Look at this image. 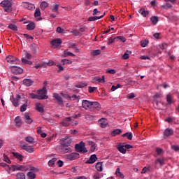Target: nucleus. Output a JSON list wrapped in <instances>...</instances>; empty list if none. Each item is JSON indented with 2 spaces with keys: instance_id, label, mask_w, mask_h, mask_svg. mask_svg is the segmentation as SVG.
Returning a JSON list of instances; mask_svg holds the SVG:
<instances>
[{
  "instance_id": "58",
  "label": "nucleus",
  "mask_w": 179,
  "mask_h": 179,
  "mask_svg": "<svg viewBox=\"0 0 179 179\" xmlns=\"http://www.w3.org/2000/svg\"><path fill=\"white\" fill-rule=\"evenodd\" d=\"M115 69H107L106 73H110V75H115Z\"/></svg>"
},
{
  "instance_id": "9",
  "label": "nucleus",
  "mask_w": 179,
  "mask_h": 179,
  "mask_svg": "<svg viewBox=\"0 0 179 179\" xmlns=\"http://www.w3.org/2000/svg\"><path fill=\"white\" fill-rule=\"evenodd\" d=\"M20 99H21L20 95H17L16 98H15L13 96L10 97L11 102H12L13 105L14 106V107L19 106V101H20Z\"/></svg>"
},
{
  "instance_id": "11",
  "label": "nucleus",
  "mask_w": 179,
  "mask_h": 179,
  "mask_svg": "<svg viewBox=\"0 0 179 179\" xmlns=\"http://www.w3.org/2000/svg\"><path fill=\"white\" fill-rule=\"evenodd\" d=\"M82 106L83 108H85V110H90V108H92V101L88 100H83Z\"/></svg>"
},
{
  "instance_id": "21",
  "label": "nucleus",
  "mask_w": 179,
  "mask_h": 179,
  "mask_svg": "<svg viewBox=\"0 0 179 179\" xmlns=\"http://www.w3.org/2000/svg\"><path fill=\"white\" fill-rule=\"evenodd\" d=\"M164 134L165 136H171V135H173V134H174V131H173L172 129L168 128V129H165Z\"/></svg>"
},
{
  "instance_id": "42",
  "label": "nucleus",
  "mask_w": 179,
  "mask_h": 179,
  "mask_svg": "<svg viewBox=\"0 0 179 179\" xmlns=\"http://www.w3.org/2000/svg\"><path fill=\"white\" fill-rule=\"evenodd\" d=\"M26 142H28V143H34V138L31 136H27L25 138Z\"/></svg>"
},
{
  "instance_id": "62",
  "label": "nucleus",
  "mask_w": 179,
  "mask_h": 179,
  "mask_svg": "<svg viewBox=\"0 0 179 179\" xmlns=\"http://www.w3.org/2000/svg\"><path fill=\"white\" fill-rule=\"evenodd\" d=\"M57 33H64V29H62L61 27H57Z\"/></svg>"
},
{
  "instance_id": "52",
  "label": "nucleus",
  "mask_w": 179,
  "mask_h": 179,
  "mask_svg": "<svg viewBox=\"0 0 179 179\" xmlns=\"http://www.w3.org/2000/svg\"><path fill=\"white\" fill-rule=\"evenodd\" d=\"M148 171H150V168L145 166L142 169L141 174H145V173H148Z\"/></svg>"
},
{
  "instance_id": "53",
  "label": "nucleus",
  "mask_w": 179,
  "mask_h": 179,
  "mask_svg": "<svg viewBox=\"0 0 179 179\" xmlns=\"http://www.w3.org/2000/svg\"><path fill=\"white\" fill-rule=\"evenodd\" d=\"M62 62L63 63V65H65L66 64H68L69 65L72 64V61L66 59H63Z\"/></svg>"
},
{
  "instance_id": "43",
  "label": "nucleus",
  "mask_w": 179,
  "mask_h": 179,
  "mask_svg": "<svg viewBox=\"0 0 179 179\" xmlns=\"http://www.w3.org/2000/svg\"><path fill=\"white\" fill-rule=\"evenodd\" d=\"M48 6V3H47L46 1H43L41 3V9H42V10H44Z\"/></svg>"
},
{
  "instance_id": "2",
  "label": "nucleus",
  "mask_w": 179,
  "mask_h": 179,
  "mask_svg": "<svg viewBox=\"0 0 179 179\" xmlns=\"http://www.w3.org/2000/svg\"><path fill=\"white\" fill-rule=\"evenodd\" d=\"M85 146V143L81 141L80 143L76 144L75 149L76 152H79V153H87V148H86Z\"/></svg>"
},
{
  "instance_id": "27",
  "label": "nucleus",
  "mask_w": 179,
  "mask_h": 179,
  "mask_svg": "<svg viewBox=\"0 0 179 179\" xmlns=\"http://www.w3.org/2000/svg\"><path fill=\"white\" fill-rule=\"evenodd\" d=\"M166 101L168 104H171L174 103V100H173V95L171 94H169L166 95Z\"/></svg>"
},
{
  "instance_id": "56",
  "label": "nucleus",
  "mask_w": 179,
  "mask_h": 179,
  "mask_svg": "<svg viewBox=\"0 0 179 179\" xmlns=\"http://www.w3.org/2000/svg\"><path fill=\"white\" fill-rule=\"evenodd\" d=\"M172 150H174V152H179V146L177 145H171Z\"/></svg>"
},
{
  "instance_id": "63",
  "label": "nucleus",
  "mask_w": 179,
  "mask_h": 179,
  "mask_svg": "<svg viewBox=\"0 0 179 179\" xmlns=\"http://www.w3.org/2000/svg\"><path fill=\"white\" fill-rule=\"evenodd\" d=\"M159 47L162 50H164V48H167V45L166 43H162L159 45Z\"/></svg>"
},
{
  "instance_id": "41",
  "label": "nucleus",
  "mask_w": 179,
  "mask_h": 179,
  "mask_svg": "<svg viewBox=\"0 0 179 179\" xmlns=\"http://www.w3.org/2000/svg\"><path fill=\"white\" fill-rule=\"evenodd\" d=\"M8 29L13 30V31H17V27L15 24H10L8 25Z\"/></svg>"
},
{
  "instance_id": "51",
  "label": "nucleus",
  "mask_w": 179,
  "mask_h": 179,
  "mask_svg": "<svg viewBox=\"0 0 179 179\" xmlns=\"http://www.w3.org/2000/svg\"><path fill=\"white\" fill-rule=\"evenodd\" d=\"M41 12H40V8H36L34 13L35 17H38V16H41Z\"/></svg>"
},
{
  "instance_id": "47",
  "label": "nucleus",
  "mask_w": 179,
  "mask_h": 179,
  "mask_svg": "<svg viewBox=\"0 0 179 179\" xmlns=\"http://www.w3.org/2000/svg\"><path fill=\"white\" fill-rule=\"evenodd\" d=\"M24 56L27 59H31V54L29 53L27 51H24Z\"/></svg>"
},
{
  "instance_id": "10",
  "label": "nucleus",
  "mask_w": 179,
  "mask_h": 179,
  "mask_svg": "<svg viewBox=\"0 0 179 179\" xmlns=\"http://www.w3.org/2000/svg\"><path fill=\"white\" fill-rule=\"evenodd\" d=\"M22 6L23 8H25V9H28L29 10H33V9H35L34 4L29 3V2H22Z\"/></svg>"
},
{
  "instance_id": "50",
  "label": "nucleus",
  "mask_w": 179,
  "mask_h": 179,
  "mask_svg": "<svg viewBox=\"0 0 179 179\" xmlns=\"http://www.w3.org/2000/svg\"><path fill=\"white\" fill-rule=\"evenodd\" d=\"M27 109V103H24L21 107H20V111L21 113H24L26 110Z\"/></svg>"
},
{
  "instance_id": "12",
  "label": "nucleus",
  "mask_w": 179,
  "mask_h": 179,
  "mask_svg": "<svg viewBox=\"0 0 179 179\" xmlns=\"http://www.w3.org/2000/svg\"><path fill=\"white\" fill-rule=\"evenodd\" d=\"M11 71L13 73H15L16 75H19L23 72V69L16 66H13L11 67Z\"/></svg>"
},
{
  "instance_id": "32",
  "label": "nucleus",
  "mask_w": 179,
  "mask_h": 179,
  "mask_svg": "<svg viewBox=\"0 0 179 179\" xmlns=\"http://www.w3.org/2000/svg\"><path fill=\"white\" fill-rule=\"evenodd\" d=\"M96 169L97 170V171H103V163L98 162L96 164Z\"/></svg>"
},
{
  "instance_id": "46",
  "label": "nucleus",
  "mask_w": 179,
  "mask_h": 179,
  "mask_svg": "<svg viewBox=\"0 0 179 179\" xmlns=\"http://www.w3.org/2000/svg\"><path fill=\"white\" fill-rule=\"evenodd\" d=\"M115 41H117L116 37H115V38L110 37L108 39V45H110L113 44V43H115Z\"/></svg>"
},
{
  "instance_id": "57",
  "label": "nucleus",
  "mask_w": 179,
  "mask_h": 179,
  "mask_svg": "<svg viewBox=\"0 0 179 179\" xmlns=\"http://www.w3.org/2000/svg\"><path fill=\"white\" fill-rule=\"evenodd\" d=\"M3 160L6 162V163H8V164H10V163H12V162H10V159H9V158L5 155V154L3 155Z\"/></svg>"
},
{
  "instance_id": "31",
  "label": "nucleus",
  "mask_w": 179,
  "mask_h": 179,
  "mask_svg": "<svg viewBox=\"0 0 179 179\" xmlns=\"http://www.w3.org/2000/svg\"><path fill=\"white\" fill-rule=\"evenodd\" d=\"M122 132V131H121V129H117L111 132V135L112 136H117V135H120V134H121Z\"/></svg>"
},
{
  "instance_id": "13",
  "label": "nucleus",
  "mask_w": 179,
  "mask_h": 179,
  "mask_svg": "<svg viewBox=\"0 0 179 179\" xmlns=\"http://www.w3.org/2000/svg\"><path fill=\"white\" fill-rule=\"evenodd\" d=\"M71 121H72V117H69L66 119H63V121L60 124L62 127H69V125H71Z\"/></svg>"
},
{
  "instance_id": "45",
  "label": "nucleus",
  "mask_w": 179,
  "mask_h": 179,
  "mask_svg": "<svg viewBox=\"0 0 179 179\" xmlns=\"http://www.w3.org/2000/svg\"><path fill=\"white\" fill-rule=\"evenodd\" d=\"M55 162H57V158H52L48 162V166L52 167L55 164Z\"/></svg>"
},
{
  "instance_id": "33",
  "label": "nucleus",
  "mask_w": 179,
  "mask_h": 179,
  "mask_svg": "<svg viewBox=\"0 0 179 179\" xmlns=\"http://www.w3.org/2000/svg\"><path fill=\"white\" fill-rule=\"evenodd\" d=\"M37 48H38V46L36 44H32L30 46V50L32 51L33 54H36V52H37Z\"/></svg>"
},
{
  "instance_id": "3",
  "label": "nucleus",
  "mask_w": 179,
  "mask_h": 179,
  "mask_svg": "<svg viewBox=\"0 0 179 179\" xmlns=\"http://www.w3.org/2000/svg\"><path fill=\"white\" fill-rule=\"evenodd\" d=\"M11 171H27L29 168L24 165H11L10 166Z\"/></svg>"
},
{
  "instance_id": "16",
  "label": "nucleus",
  "mask_w": 179,
  "mask_h": 179,
  "mask_svg": "<svg viewBox=\"0 0 179 179\" xmlns=\"http://www.w3.org/2000/svg\"><path fill=\"white\" fill-rule=\"evenodd\" d=\"M22 149L28 152V153H33V152H34V148L27 144L22 145Z\"/></svg>"
},
{
  "instance_id": "30",
  "label": "nucleus",
  "mask_w": 179,
  "mask_h": 179,
  "mask_svg": "<svg viewBox=\"0 0 179 179\" xmlns=\"http://www.w3.org/2000/svg\"><path fill=\"white\" fill-rule=\"evenodd\" d=\"M91 108H100V103L97 101H91Z\"/></svg>"
},
{
  "instance_id": "24",
  "label": "nucleus",
  "mask_w": 179,
  "mask_h": 179,
  "mask_svg": "<svg viewBox=\"0 0 179 179\" xmlns=\"http://www.w3.org/2000/svg\"><path fill=\"white\" fill-rule=\"evenodd\" d=\"M88 145L89 146H90V150L91 152H94L96 150V143L93 142V141H88Z\"/></svg>"
},
{
  "instance_id": "26",
  "label": "nucleus",
  "mask_w": 179,
  "mask_h": 179,
  "mask_svg": "<svg viewBox=\"0 0 179 179\" xmlns=\"http://www.w3.org/2000/svg\"><path fill=\"white\" fill-rule=\"evenodd\" d=\"M62 58H66V57H75V54L64 50V54L62 55Z\"/></svg>"
},
{
  "instance_id": "54",
  "label": "nucleus",
  "mask_w": 179,
  "mask_h": 179,
  "mask_svg": "<svg viewBox=\"0 0 179 179\" xmlns=\"http://www.w3.org/2000/svg\"><path fill=\"white\" fill-rule=\"evenodd\" d=\"M150 20H151L152 24H157V17H156V16L152 17Z\"/></svg>"
},
{
  "instance_id": "39",
  "label": "nucleus",
  "mask_w": 179,
  "mask_h": 179,
  "mask_svg": "<svg viewBox=\"0 0 179 179\" xmlns=\"http://www.w3.org/2000/svg\"><path fill=\"white\" fill-rule=\"evenodd\" d=\"M62 150L64 153H69V152H72V148L69 146H64Z\"/></svg>"
},
{
  "instance_id": "29",
  "label": "nucleus",
  "mask_w": 179,
  "mask_h": 179,
  "mask_svg": "<svg viewBox=\"0 0 179 179\" xmlns=\"http://www.w3.org/2000/svg\"><path fill=\"white\" fill-rule=\"evenodd\" d=\"M0 166H1V167H4L6 171H8V174H10V170H12V169H10V166L9 165L5 163H1Z\"/></svg>"
},
{
  "instance_id": "7",
  "label": "nucleus",
  "mask_w": 179,
  "mask_h": 179,
  "mask_svg": "<svg viewBox=\"0 0 179 179\" xmlns=\"http://www.w3.org/2000/svg\"><path fill=\"white\" fill-rule=\"evenodd\" d=\"M79 157L80 155L78 152H72L66 155V158L68 159V160H76V159H79Z\"/></svg>"
},
{
  "instance_id": "38",
  "label": "nucleus",
  "mask_w": 179,
  "mask_h": 179,
  "mask_svg": "<svg viewBox=\"0 0 179 179\" xmlns=\"http://www.w3.org/2000/svg\"><path fill=\"white\" fill-rule=\"evenodd\" d=\"M101 54V51L100 50H95L91 51V55H93V57H96L97 55H100Z\"/></svg>"
},
{
  "instance_id": "49",
  "label": "nucleus",
  "mask_w": 179,
  "mask_h": 179,
  "mask_svg": "<svg viewBox=\"0 0 179 179\" xmlns=\"http://www.w3.org/2000/svg\"><path fill=\"white\" fill-rule=\"evenodd\" d=\"M64 97L66 99H72V100H76V99H78V96H76V94L73 95L72 96H71L68 94H65Z\"/></svg>"
},
{
  "instance_id": "37",
  "label": "nucleus",
  "mask_w": 179,
  "mask_h": 179,
  "mask_svg": "<svg viewBox=\"0 0 179 179\" xmlns=\"http://www.w3.org/2000/svg\"><path fill=\"white\" fill-rule=\"evenodd\" d=\"M35 27L36 25L34 24V22H31L27 25V30H34Z\"/></svg>"
},
{
  "instance_id": "28",
  "label": "nucleus",
  "mask_w": 179,
  "mask_h": 179,
  "mask_svg": "<svg viewBox=\"0 0 179 179\" xmlns=\"http://www.w3.org/2000/svg\"><path fill=\"white\" fill-rule=\"evenodd\" d=\"M157 163L159 164V167H162V166H164V164H166V159L164 157L158 158Z\"/></svg>"
},
{
  "instance_id": "60",
  "label": "nucleus",
  "mask_w": 179,
  "mask_h": 179,
  "mask_svg": "<svg viewBox=\"0 0 179 179\" xmlns=\"http://www.w3.org/2000/svg\"><path fill=\"white\" fill-rule=\"evenodd\" d=\"M96 89H97L96 87H88V92L89 93H93Z\"/></svg>"
},
{
  "instance_id": "1",
  "label": "nucleus",
  "mask_w": 179,
  "mask_h": 179,
  "mask_svg": "<svg viewBox=\"0 0 179 179\" xmlns=\"http://www.w3.org/2000/svg\"><path fill=\"white\" fill-rule=\"evenodd\" d=\"M31 99H37L38 100H47L48 96H47V90L45 87H43L42 90H38V95L36 94H29Z\"/></svg>"
},
{
  "instance_id": "64",
  "label": "nucleus",
  "mask_w": 179,
  "mask_h": 179,
  "mask_svg": "<svg viewBox=\"0 0 179 179\" xmlns=\"http://www.w3.org/2000/svg\"><path fill=\"white\" fill-rule=\"evenodd\" d=\"M146 44H147V42H146V40H144V41H141V47H146Z\"/></svg>"
},
{
  "instance_id": "25",
  "label": "nucleus",
  "mask_w": 179,
  "mask_h": 179,
  "mask_svg": "<svg viewBox=\"0 0 179 179\" xmlns=\"http://www.w3.org/2000/svg\"><path fill=\"white\" fill-rule=\"evenodd\" d=\"M13 157L22 162L23 160V155L19 152H13Z\"/></svg>"
},
{
  "instance_id": "36",
  "label": "nucleus",
  "mask_w": 179,
  "mask_h": 179,
  "mask_svg": "<svg viewBox=\"0 0 179 179\" xmlns=\"http://www.w3.org/2000/svg\"><path fill=\"white\" fill-rule=\"evenodd\" d=\"M122 136H123V137L127 136V139H129V141H132V136H133L132 132H129V133L127 132L124 134L122 135Z\"/></svg>"
},
{
  "instance_id": "4",
  "label": "nucleus",
  "mask_w": 179,
  "mask_h": 179,
  "mask_svg": "<svg viewBox=\"0 0 179 179\" xmlns=\"http://www.w3.org/2000/svg\"><path fill=\"white\" fill-rule=\"evenodd\" d=\"M1 6H3L5 12H10V8H12V3L9 0H4L0 3Z\"/></svg>"
},
{
  "instance_id": "34",
  "label": "nucleus",
  "mask_w": 179,
  "mask_h": 179,
  "mask_svg": "<svg viewBox=\"0 0 179 179\" xmlns=\"http://www.w3.org/2000/svg\"><path fill=\"white\" fill-rule=\"evenodd\" d=\"M129 54H132V52L127 50L122 55V59H128L129 58Z\"/></svg>"
},
{
  "instance_id": "6",
  "label": "nucleus",
  "mask_w": 179,
  "mask_h": 179,
  "mask_svg": "<svg viewBox=\"0 0 179 179\" xmlns=\"http://www.w3.org/2000/svg\"><path fill=\"white\" fill-rule=\"evenodd\" d=\"M6 60L10 64H17L20 61L17 57H15L13 55H8L6 57Z\"/></svg>"
},
{
  "instance_id": "48",
  "label": "nucleus",
  "mask_w": 179,
  "mask_h": 179,
  "mask_svg": "<svg viewBox=\"0 0 179 179\" xmlns=\"http://www.w3.org/2000/svg\"><path fill=\"white\" fill-rule=\"evenodd\" d=\"M118 40L122 41V43H125V41H127V38L124 36H116V41H118Z\"/></svg>"
},
{
  "instance_id": "8",
  "label": "nucleus",
  "mask_w": 179,
  "mask_h": 179,
  "mask_svg": "<svg viewBox=\"0 0 179 179\" xmlns=\"http://www.w3.org/2000/svg\"><path fill=\"white\" fill-rule=\"evenodd\" d=\"M50 44L53 48H57L61 44H62V40L61 38L54 39L50 42Z\"/></svg>"
},
{
  "instance_id": "59",
  "label": "nucleus",
  "mask_w": 179,
  "mask_h": 179,
  "mask_svg": "<svg viewBox=\"0 0 179 179\" xmlns=\"http://www.w3.org/2000/svg\"><path fill=\"white\" fill-rule=\"evenodd\" d=\"M85 86H86L85 83H80L76 85V87H77L78 89H82L83 87H85Z\"/></svg>"
},
{
  "instance_id": "55",
  "label": "nucleus",
  "mask_w": 179,
  "mask_h": 179,
  "mask_svg": "<svg viewBox=\"0 0 179 179\" xmlns=\"http://www.w3.org/2000/svg\"><path fill=\"white\" fill-rule=\"evenodd\" d=\"M94 82H99V83H103V80L101 78H99V77H95L94 78V80H92V83H94Z\"/></svg>"
},
{
  "instance_id": "19",
  "label": "nucleus",
  "mask_w": 179,
  "mask_h": 179,
  "mask_svg": "<svg viewBox=\"0 0 179 179\" xmlns=\"http://www.w3.org/2000/svg\"><path fill=\"white\" fill-rule=\"evenodd\" d=\"M101 128H106V127H107V119L106 118H101V120H99L98 121Z\"/></svg>"
},
{
  "instance_id": "20",
  "label": "nucleus",
  "mask_w": 179,
  "mask_h": 179,
  "mask_svg": "<svg viewBox=\"0 0 179 179\" xmlns=\"http://www.w3.org/2000/svg\"><path fill=\"white\" fill-rule=\"evenodd\" d=\"M33 83H34V81H33L31 79L23 80V84L24 85V86H27V87L31 86Z\"/></svg>"
},
{
  "instance_id": "5",
  "label": "nucleus",
  "mask_w": 179,
  "mask_h": 179,
  "mask_svg": "<svg viewBox=\"0 0 179 179\" xmlns=\"http://www.w3.org/2000/svg\"><path fill=\"white\" fill-rule=\"evenodd\" d=\"M53 97L55 100H56V103L59 106H60V107H62L64 106V100L62 99L61 96H59L57 93H54Z\"/></svg>"
},
{
  "instance_id": "61",
  "label": "nucleus",
  "mask_w": 179,
  "mask_h": 179,
  "mask_svg": "<svg viewBox=\"0 0 179 179\" xmlns=\"http://www.w3.org/2000/svg\"><path fill=\"white\" fill-rule=\"evenodd\" d=\"M58 8H59V5L56 4L55 7L52 9V12H56V13H58Z\"/></svg>"
},
{
  "instance_id": "35",
  "label": "nucleus",
  "mask_w": 179,
  "mask_h": 179,
  "mask_svg": "<svg viewBox=\"0 0 179 179\" xmlns=\"http://www.w3.org/2000/svg\"><path fill=\"white\" fill-rule=\"evenodd\" d=\"M124 145H119L117 147V150H119V152H120V153H123V155H125V153H127V150H125V148H124Z\"/></svg>"
},
{
  "instance_id": "44",
  "label": "nucleus",
  "mask_w": 179,
  "mask_h": 179,
  "mask_svg": "<svg viewBox=\"0 0 179 179\" xmlns=\"http://www.w3.org/2000/svg\"><path fill=\"white\" fill-rule=\"evenodd\" d=\"M27 177L29 179H34L36 178V174L31 171L27 173Z\"/></svg>"
},
{
  "instance_id": "14",
  "label": "nucleus",
  "mask_w": 179,
  "mask_h": 179,
  "mask_svg": "<svg viewBox=\"0 0 179 179\" xmlns=\"http://www.w3.org/2000/svg\"><path fill=\"white\" fill-rule=\"evenodd\" d=\"M96 160H97V156L94 154L90 156V159L85 162L87 164H93V163L96 162Z\"/></svg>"
},
{
  "instance_id": "15",
  "label": "nucleus",
  "mask_w": 179,
  "mask_h": 179,
  "mask_svg": "<svg viewBox=\"0 0 179 179\" xmlns=\"http://www.w3.org/2000/svg\"><path fill=\"white\" fill-rule=\"evenodd\" d=\"M71 143H72V138L69 137L63 138L62 140L63 146H71Z\"/></svg>"
},
{
  "instance_id": "40",
  "label": "nucleus",
  "mask_w": 179,
  "mask_h": 179,
  "mask_svg": "<svg viewBox=\"0 0 179 179\" xmlns=\"http://www.w3.org/2000/svg\"><path fill=\"white\" fill-rule=\"evenodd\" d=\"M36 110L39 113H44V107H43V106H41V104H40V103L36 105Z\"/></svg>"
},
{
  "instance_id": "22",
  "label": "nucleus",
  "mask_w": 179,
  "mask_h": 179,
  "mask_svg": "<svg viewBox=\"0 0 179 179\" xmlns=\"http://www.w3.org/2000/svg\"><path fill=\"white\" fill-rule=\"evenodd\" d=\"M15 126L17 127V128H20V127H22V120H20V117L19 116H17L15 118Z\"/></svg>"
},
{
  "instance_id": "23",
  "label": "nucleus",
  "mask_w": 179,
  "mask_h": 179,
  "mask_svg": "<svg viewBox=\"0 0 179 179\" xmlns=\"http://www.w3.org/2000/svg\"><path fill=\"white\" fill-rule=\"evenodd\" d=\"M138 13L142 15V16H143L144 17H146L149 15V11H147L146 10H145V8L140 9L138 10Z\"/></svg>"
},
{
  "instance_id": "17",
  "label": "nucleus",
  "mask_w": 179,
  "mask_h": 179,
  "mask_svg": "<svg viewBox=\"0 0 179 179\" xmlns=\"http://www.w3.org/2000/svg\"><path fill=\"white\" fill-rule=\"evenodd\" d=\"M24 120L26 122V124H31L33 122V119L30 117V115H29V113H25L24 115Z\"/></svg>"
},
{
  "instance_id": "18",
  "label": "nucleus",
  "mask_w": 179,
  "mask_h": 179,
  "mask_svg": "<svg viewBox=\"0 0 179 179\" xmlns=\"http://www.w3.org/2000/svg\"><path fill=\"white\" fill-rule=\"evenodd\" d=\"M104 16H106V13H104L102 15H100V16L90 17L88 18V22H94V20H99L100 19H103Z\"/></svg>"
}]
</instances>
